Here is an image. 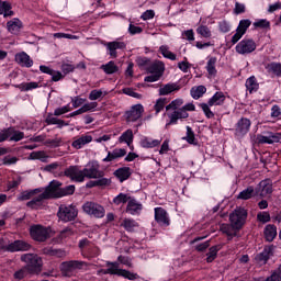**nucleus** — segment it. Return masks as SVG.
<instances>
[{
    "instance_id": "obj_1",
    "label": "nucleus",
    "mask_w": 281,
    "mask_h": 281,
    "mask_svg": "<svg viewBox=\"0 0 281 281\" xmlns=\"http://www.w3.org/2000/svg\"><path fill=\"white\" fill-rule=\"evenodd\" d=\"M108 269L98 270V276H121L126 278V280H137V273H133L128 270L120 269L119 262H108Z\"/></svg>"
},
{
    "instance_id": "obj_2",
    "label": "nucleus",
    "mask_w": 281,
    "mask_h": 281,
    "mask_svg": "<svg viewBox=\"0 0 281 281\" xmlns=\"http://www.w3.org/2000/svg\"><path fill=\"white\" fill-rule=\"evenodd\" d=\"M225 93L223 92H215L213 97H211L207 103H200L199 106L203 111L205 117L207 120L214 119V113L211 106H223L225 104Z\"/></svg>"
},
{
    "instance_id": "obj_3",
    "label": "nucleus",
    "mask_w": 281,
    "mask_h": 281,
    "mask_svg": "<svg viewBox=\"0 0 281 281\" xmlns=\"http://www.w3.org/2000/svg\"><path fill=\"white\" fill-rule=\"evenodd\" d=\"M63 183L58 180H53L47 186L48 192H50L52 199H60L63 196H69V194H74L76 192V187L74 184L67 186L65 188H60Z\"/></svg>"
},
{
    "instance_id": "obj_4",
    "label": "nucleus",
    "mask_w": 281,
    "mask_h": 281,
    "mask_svg": "<svg viewBox=\"0 0 281 281\" xmlns=\"http://www.w3.org/2000/svg\"><path fill=\"white\" fill-rule=\"evenodd\" d=\"M22 262H25L30 273H38L43 267V259L36 254H24L21 256Z\"/></svg>"
},
{
    "instance_id": "obj_5",
    "label": "nucleus",
    "mask_w": 281,
    "mask_h": 281,
    "mask_svg": "<svg viewBox=\"0 0 281 281\" xmlns=\"http://www.w3.org/2000/svg\"><path fill=\"white\" fill-rule=\"evenodd\" d=\"M57 216L63 223H70V221H76L78 209L74 204H61L58 209Z\"/></svg>"
},
{
    "instance_id": "obj_6",
    "label": "nucleus",
    "mask_w": 281,
    "mask_h": 281,
    "mask_svg": "<svg viewBox=\"0 0 281 281\" xmlns=\"http://www.w3.org/2000/svg\"><path fill=\"white\" fill-rule=\"evenodd\" d=\"M247 210L245 207H237L229 215L231 225H234L236 229H243L245 223H247Z\"/></svg>"
},
{
    "instance_id": "obj_7",
    "label": "nucleus",
    "mask_w": 281,
    "mask_h": 281,
    "mask_svg": "<svg viewBox=\"0 0 281 281\" xmlns=\"http://www.w3.org/2000/svg\"><path fill=\"white\" fill-rule=\"evenodd\" d=\"M30 234L33 240H36L37 243H45V240L49 238V234H52V228L43 225H33L30 228Z\"/></svg>"
},
{
    "instance_id": "obj_8",
    "label": "nucleus",
    "mask_w": 281,
    "mask_h": 281,
    "mask_svg": "<svg viewBox=\"0 0 281 281\" xmlns=\"http://www.w3.org/2000/svg\"><path fill=\"white\" fill-rule=\"evenodd\" d=\"M82 210L86 214L93 216L94 218H104L106 214L104 206L95 202H86L82 206Z\"/></svg>"
},
{
    "instance_id": "obj_9",
    "label": "nucleus",
    "mask_w": 281,
    "mask_h": 281,
    "mask_svg": "<svg viewBox=\"0 0 281 281\" xmlns=\"http://www.w3.org/2000/svg\"><path fill=\"white\" fill-rule=\"evenodd\" d=\"M256 42L252 38H244L235 46V52L240 56H247L256 52Z\"/></svg>"
},
{
    "instance_id": "obj_10",
    "label": "nucleus",
    "mask_w": 281,
    "mask_h": 281,
    "mask_svg": "<svg viewBox=\"0 0 281 281\" xmlns=\"http://www.w3.org/2000/svg\"><path fill=\"white\" fill-rule=\"evenodd\" d=\"M47 199H52L48 187L44 188L43 192H41L40 195L29 201L26 203V207H30L31 210H41V207H43V202L47 201Z\"/></svg>"
},
{
    "instance_id": "obj_11",
    "label": "nucleus",
    "mask_w": 281,
    "mask_h": 281,
    "mask_svg": "<svg viewBox=\"0 0 281 281\" xmlns=\"http://www.w3.org/2000/svg\"><path fill=\"white\" fill-rule=\"evenodd\" d=\"M257 144H280L281 133L263 132L256 137Z\"/></svg>"
},
{
    "instance_id": "obj_12",
    "label": "nucleus",
    "mask_w": 281,
    "mask_h": 281,
    "mask_svg": "<svg viewBox=\"0 0 281 281\" xmlns=\"http://www.w3.org/2000/svg\"><path fill=\"white\" fill-rule=\"evenodd\" d=\"M255 191L257 196L265 199V196H268V194L273 192V181H271V179L261 180L255 188Z\"/></svg>"
},
{
    "instance_id": "obj_13",
    "label": "nucleus",
    "mask_w": 281,
    "mask_h": 281,
    "mask_svg": "<svg viewBox=\"0 0 281 281\" xmlns=\"http://www.w3.org/2000/svg\"><path fill=\"white\" fill-rule=\"evenodd\" d=\"M64 175L65 177H69L71 181H77L78 183L85 181V170L78 166H70L65 170Z\"/></svg>"
},
{
    "instance_id": "obj_14",
    "label": "nucleus",
    "mask_w": 281,
    "mask_h": 281,
    "mask_svg": "<svg viewBox=\"0 0 281 281\" xmlns=\"http://www.w3.org/2000/svg\"><path fill=\"white\" fill-rule=\"evenodd\" d=\"M64 175L65 177H69L71 181H77L78 183L85 181V170L78 166H70L65 170Z\"/></svg>"
},
{
    "instance_id": "obj_15",
    "label": "nucleus",
    "mask_w": 281,
    "mask_h": 281,
    "mask_svg": "<svg viewBox=\"0 0 281 281\" xmlns=\"http://www.w3.org/2000/svg\"><path fill=\"white\" fill-rule=\"evenodd\" d=\"M83 261L78 260H71V261H65L60 265V271L64 273V276H71L76 269H82L85 267Z\"/></svg>"
},
{
    "instance_id": "obj_16",
    "label": "nucleus",
    "mask_w": 281,
    "mask_h": 281,
    "mask_svg": "<svg viewBox=\"0 0 281 281\" xmlns=\"http://www.w3.org/2000/svg\"><path fill=\"white\" fill-rule=\"evenodd\" d=\"M144 115V105L135 104L132 105L128 111L125 112L126 122H137Z\"/></svg>"
},
{
    "instance_id": "obj_17",
    "label": "nucleus",
    "mask_w": 281,
    "mask_h": 281,
    "mask_svg": "<svg viewBox=\"0 0 281 281\" xmlns=\"http://www.w3.org/2000/svg\"><path fill=\"white\" fill-rule=\"evenodd\" d=\"M155 221L160 227L170 226V216L168 215V212L164 210V207L155 209Z\"/></svg>"
},
{
    "instance_id": "obj_18",
    "label": "nucleus",
    "mask_w": 281,
    "mask_h": 281,
    "mask_svg": "<svg viewBox=\"0 0 281 281\" xmlns=\"http://www.w3.org/2000/svg\"><path fill=\"white\" fill-rule=\"evenodd\" d=\"M32 249V245L23 239L14 240L7 245V251H30Z\"/></svg>"
},
{
    "instance_id": "obj_19",
    "label": "nucleus",
    "mask_w": 281,
    "mask_h": 281,
    "mask_svg": "<svg viewBox=\"0 0 281 281\" xmlns=\"http://www.w3.org/2000/svg\"><path fill=\"white\" fill-rule=\"evenodd\" d=\"M105 49L111 58H117V49H126V43L122 41L108 42Z\"/></svg>"
},
{
    "instance_id": "obj_20",
    "label": "nucleus",
    "mask_w": 281,
    "mask_h": 281,
    "mask_svg": "<svg viewBox=\"0 0 281 281\" xmlns=\"http://www.w3.org/2000/svg\"><path fill=\"white\" fill-rule=\"evenodd\" d=\"M189 116H190V114L182 108L175 110L172 113L168 114L169 123H167L166 126H170V124H177V122H179V120H186Z\"/></svg>"
},
{
    "instance_id": "obj_21",
    "label": "nucleus",
    "mask_w": 281,
    "mask_h": 281,
    "mask_svg": "<svg viewBox=\"0 0 281 281\" xmlns=\"http://www.w3.org/2000/svg\"><path fill=\"white\" fill-rule=\"evenodd\" d=\"M250 128H251V120H249L247 117H241L236 123L235 131H236L237 135L245 136V135H247V133H249Z\"/></svg>"
},
{
    "instance_id": "obj_22",
    "label": "nucleus",
    "mask_w": 281,
    "mask_h": 281,
    "mask_svg": "<svg viewBox=\"0 0 281 281\" xmlns=\"http://www.w3.org/2000/svg\"><path fill=\"white\" fill-rule=\"evenodd\" d=\"M83 177L85 179H100L102 172L98 169V165L88 164L87 167L83 168Z\"/></svg>"
},
{
    "instance_id": "obj_23",
    "label": "nucleus",
    "mask_w": 281,
    "mask_h": 281,
    "mask_svg": "<svg viewBox=\"0 0 281 281\" xmlns=\"http://www.w3.org/2000/svg\"><path fill=\"white\" fill-rule=\"evenodd\" d=\"M181 90V85L179 82H169L160 86L158 93L159 95H170V93H176V91Z\"/></svg>"
},
{
    "instance_id": "obj_24",
    "label": "nucleus",
    "mask_w": 281,
    "mask_h": 281,
    "mask_svg": "<svg viewBox=\"0 0 281 281\" xmlns=\"http://www.w3.org/2000/svg\"><path fill=\"white\" fill-rule=\"evenodd\" d=\"M121 227H123L125 232L133 234L135 232H139V222L131 217H125L121 222Z\"/></svg>"
},
{
    "instance_id": "obj_25",
    "label": "nucleus",
    "mask_w": 281,
    "mask_h": 281,
    "mask_svg": "<svg viewBox=\"0 0 281 281\" xmlns=\"http://www.w3.org/2000/svg\"><path fill=\"white\" fill-rule=\"evenodd\" d=\"M143 209L144 206L139 201L131 198L130 201L127 202L126 212L132 216H137L138 214H142Z\"/></svg>"
},
{
    "instance_id": "obj_26",
    "label": "nucleus",
    "mask_w": 281,
    "mask_h": 281,
    "mask_svg": "<svg viewBox=\"0 0 281 281\" xmlns=\"http://www.w3.org/2000/svg\"><path fill=\"white\" fill-rule=\"evenodd\" d=\"M23 29V22L19 20V18H13L12 20L7 22V30L10 34H14L15 36L20 34Z\"/></svg>"
},
{
    "instance_id": "obj_27",
    "label": "nucleus",
    "mask_w": 281,
    "mask_h": 281,
    "mask_svg": "<svg viewBox=\"0 0 281 281\" xmlns=\"http://www.w3.org/2000/svg\"><path fill=\"white\" fill-rule=\"evenodd\" d=\"M15 61L18 63V65H20V67L30 68L34 65V60H32L30 55H27V53L25 52L18 53L15 55Z\"/></svg>"
},
{
    "instance_id": "obj_28",
    "label": "nucleus",
    "mask_w": 281,
    "mask_h": 281,
    "mask_svg": "<svg viewBox=\"0 0 281 281\" xmlns=\"http://www.w3.org/2000/svg\"><path fill=\"white\" fill-rule=\"evenodd\" d=\"M126 149L124 148H115L112 151H108V156L103 158V161L105 164H109L111 161H115V159H120L122 157H125Z\"/></svg>"
},
{
    "instance_id": "obj_29",
    "label": "nucleus",
    "mask_w": 281,
    "mask_h": 281,
    "mask_svg": "<svg viewBox=\"0 0 281 281\" xmlns=\"http://www.w3.org/2000/svg\"><path fill=\"white\" fill-rule=\"evenodd\" d=\"M263 235L268 243H273V240H276V236H278V227L273 224L266 225Z\"/></svg>"
},
{
    "instance_id": "obj_30",
    "label": "nucleus",
    "mask_w": 281,
    "mask_h": 281,
    "mask_svg": "<svg viewBox=\"0 0 281 281\" xmlns=\"http://www.w3.org/2000/svg\"><path fill=\"white\" fill-rule=\"evenodd\" d=\"M220 229L222 234H225L228 240H232L236 234H238L240 228H236L233 224H221Z\"/></svg>"
},
{
    "instance_id": "obj_31",
    "label": "nucleus",
    "mask_w": 281,
    "mask_h": 281,
    "mask_svg": "<svg viewBox=\"0 0 281 281\" xmlns=\"http://www.w3.org/2000/svg\"><path fill=\"white\" fill-rule=\"evenodd\" d=\"M132 175L133 171L131 170V167H122L114 171V176L117 177L121 183H124V181L130 179Z\"/></svg>"
},
{
    "instance_id": "obj_32",
    "label": "nucleus",
    "mask_w": 281,
    "mask_h": 281,
    "mask_svg": "<svg viewBox=\"0 0 281 281\" xmlns=\"http://www.w3.org/2000/svg\"><path fill=\"white\" fill-rule=\"evenodd\" d=\"M93 142V137L91 135H82L79 138L75 139L71 144L72 148H77V150H80V148L87 146V144H91Z\"/></svg>"
},
{
    "instance_id": "obj_33",
    "label": "nucleus",
    "mask_w": 281,
    "mask_h": 281,
    "mask_svg": "<svg viewBox=\"0 0 281 281\" xmlns=\"http://www.w3.org/2000/svg\"><path fill=\"white\" fill-rule=\"evenodd\" d=\"M147 71L161 78V76H164V71H166V65H164L162 61H156L147 68Z\"/></svg>"
},
{
    "instance_id": "obj_34",
    "label": "nucleus",
    "mask_w": 281,
    "mask_h": 281,
    "mask_svg": "<svg viewBox=\"0 0 281 281\" xmlns=\"http://www.w3.org/2000/svg\"><path fill=\"white\" fill-rule=\"evenodd\" d=\"M245 87L249 93H256L260 89V83H258V79L256 76H250L245 83Z\"/></svg>"
},
{
    "instance_id": "obj_35",
    "label": "nucleus",
    "mask_w": 281,
    "mask_h": 281,
    "mask_svg": "<svg viewBox=\"0 0 281 281\" xmlns=\"http://www.w3.org/2000/svg\"><path fill=\"white\" fill-rule=\"evenodd\" d=\"M133 130H126L120 137L119 142L120 144H126L130 148H133Z\"/></svg>"
},
{
    "instance_id": "obj_36",
    "label": "nucleus",
    "mask_w": 281,
    "mask_h": 281,
    "mask_svg": "<svg viewBox=\"0 0 281 281\" xmlns=\"http://www.w3.org/2000/svg\"><path fill=\"white\" fill-rule=\"evenodd\" d=\"M252 196H258V194H256V188L250 186L245 190L240 191L237 195V199H240L241 201H249V199H252Z\"/></svg>"
},
{
    "instance_id": "obj_37",
    "label": "nucleus",
    "mask_w": 281,
    "mask_h": 281,
    "mask_svg": "<svg viewBox=\"0 0 281 281\" xmlns=\"http://www.w3.org/2000/svg\"><path fill=\"white\" fill-rule=\"evenodd\" d=\"M266 70L271 76H276L277 78H281V64L272 61L266 65Z\"/></svg>"
},
{
    "instance_id": "obj_38",
    "label": "nucleus",
    "mask_w": 281,
    "mask_h": 281,
    "mask_svg": "<svg viewBox=\"0 0 281 281\" xmlns=\"http://www.w3.org/2000/svg\"><path fill=\"white\" fill-rule=\"evenodd\" d=\"M205 93H207V88H205V86H195L192 87L190 90V94L193 100H199L200 98H203Z\"/></svg>"
},
{
    "instance_id": "obj_39",
    "label": "nucleus",
    "mask_w": 281,
    "mask_h": 281,
    "mask_svg": "<svg viewBox=\"0 0 281 281\" xmlns=\"http://www.w3.org/2000/svg\"><path fill=\"white\" fill-rule=\"evenodd\" d=\"M43 190H45V188H37L29 191H23L18 199L19 201H30V199H32V196H34L35 194H41Z\"/></svg>"
},
{
    "instance_id": "obj_40",
    "label": "nucleus",
    "mask_w": 281,
    "mask_h": 281,
    "mask_svg": "<svg viewBox=\"0 0 281 281\" xmlns=\"http://www.w3.org/2000/svg\"><path fill=\"white\" fill-rule=\"evenodd\" d=\"M101 69L108 76H111L113 74H117V71L120 70V68L117 67V65H115V61H113V60L101 65Z\"/></svg>"
},
{
    "instance_id": "obj_41",
    "label": "nucleus",
    "mask_w": 281,
    "mask_h": 281,
    "mask_svg": "<svg viewBox=\"0 0 281 281\" xmlns=\"http://www.w3.org/2000/svg\"><path fill=\"white\" fill-rule=\"evenodd\" d=\"M161 144V139H153L148 137H144L140 139L142 148H157Z\"/></svg>"
},
{
    "instance_id": "obj_42",
    "label": "nucleus",
    "mask_w": 281,
    "mask_h": 281,
    "mask_svg": "<svg viewBox=\"0 0 281 281\" xmlns=\"http://www.w3.org/2000/svg\"><path fill=\"white\" fill-rule=\"evenodd\" d=\"M0 14L7 16H14V11H12V4L8 1H0Z\"/></svg>"
},
{
    "instance_id": "obj_43",
    "label": "nucleus",
    "mask_w": 281,
    "mask_h": 281,
    "mask_svg": "<svg viewBox=\"0 0 281 281\" xmlns=\"http://www.w3.org/2000/svg\"><path fill=\"white\" fill-rule=\"evenodd\" d=\"M25 137V133L18 131L14 127H9V140L10 142H21Z\"/></svg>"
},
{
    "instance_id": "obj_44",
    "label": "nucleus",
    "mask_w": 281,
    "mask_h": 281,
    "mask_svg": "<svg viewBox=\"0 0 281 281\" xmlns=\"http://www.w3.org/2000/svg\"><path fill=\"white\" fill-rule=\"evenodd\" d=\"M269 254H270L269 248H265L261 252L256 255L255 257L256 263L260 266L267 265V261L269 260Z\"/></svg>"
},
{
    "instance_id": "obj_45",
    "label": "nucleus",
    "mask_w": 281,
    "mask_h": 281,
    "mask_svg": "<svg viewBox=\"0 0 281 281\" xmlns=\"http://www.w3.org/2000/svg\"><path fill=\"white\" fill-rule=\"evenodd\" d=\"M216 63H217L216 57L209 58L206 66H205V69L207 71L209 76H216V74H217Z\"/></svg>"
},
{
    "instance_id": "obj_46",
    "label": "nucleus",
    "mask_w": 281,
    "mask_h": 281,
    "mask_svg": "<svg viewBox=\"0 0 281 281\" xmlns=\"http://www.w3.org/2000/svg\"><path fill=\"white\" fill-rule=\"evenodd\" d=\"M105 95H109V92L103 91L102 89H94L89 93V100L95 102V100H102Z\"/></svg>"
},
{
    "instance_id": "obj_47",
    "label": "nucleus",
    "mask_w": 281,
    "mask_h": 281,
    "mask_svg": "<svg viewBox=\"0 0 281 281\" xmlns=\"http://www.w3.org/2000/svg\"><path fill=\"white\" fill-rule=\"evenodd\" d=\"M159 52L164 58H167L168 60H177V54L170 52V47H168V45H161L159 47Z\"/></svg>"
},
{
    "instance_id": "obj_48",
    "label": "nucleus",
    "mask_w": 281,
    "mask_h": 281,
    "mask_svg": "<svg viewBox=\"0 0 281 281\" xmlns=\"http://www.w3.org/2000/svg\"><path fill=\"white\" fill-rule=\"evenodd\" d=\"M218 251H221V245L211 247L206 254V262H214L216 256H218Z\"/></svg>"
},
{
    "instance_id": "obj_49",
    "label": "nucleus",
    "mask_w": 281,
    "mask_h": 281,
    "mask_svg": "<svg viewBox=\"0 0 281 281\" xmlns=\"http://www.w3.org/2000/svg\"><path fill=\"white\" fill-rule=\"evenodd\" d=\"M130 201H131V196H128V194L120 193L113 198L112 203H114V205H124L125 203H128Z\"/></svg>"
},
{
    "instance_id": "obj_50",
    "label": "nucleus",
    "mask_w": 281,
    "mask_h": 281,
    "mask_svg": "<svg viewBox=\"0 0 281 281\" xmlns=\"http://www.w3.org/2000/svg\"><path fill=\"white\" fill-rule=\"evenodd\" d=\"M15 89H19L21 91H32L33 89H38V82L31 81L26 83L15 85Z\"/></svg>"
},
{
    "instance_id": "obj_51",
    "label": "nucleus",
    "mask_w": 281,
    "mask_h": 281,
    "mask_svg": "<svg viewBox=\"0 0 281 281\" xmlns=\"http://www.w3.org/2000/svg\"><path fill=\"white\" fill-rule=\"evenodd\" d=\"M184 142H188V144H192L193 146H196V137L194 136V131H192V127L187 126V135L182 137Z\"/></svg>"
},
{
    "instance_id": "obj_52",
    "label": "nucleus",
    "mask_w": 281,
    "mask_h": 281,
    "mask_svg": "<svg viewBox=\"0 0 281 281\" xmlns=\"http://www.w3.org/2000/svg\"><path fill=\"white\" fill-rule=\"evenodd\" d=\"M166 104H168V99H166V98L157 99V101L154 105V110L156 111V115H158V113H161V111H164V109H166Z\"/></svg>"
},
{
    "instance_id": "obj_53",
    "label": "nucleus",
    "mask_w": 281,
    "mask_h": 281,
    "mask_svg": "<svg viewBox=\"0 0 281 281\" xmlns=\"http://www.w3.org/2000/svg\"><path fill=\"white\" fill-rule=\"evenodd\" d=\"M196 33L202 36V38H212V31L210 27H207V25H200L196 29Z\"/></svg>"
},
{
    "instance_id": "obj_54",
    "label": "nucleus",
    "mask_w": 281,
    "mask_h": 281,
    "mask_svg": "<svg viewBox=\"0 0 281 281\" xmlns=\"http://www.w3.org/2000/svg\"><path fill=\"white\" fill-rule=\"evenodd\" d=\"M30 159H38L40 161L46 162L49 157L45 151H32L30 154Z\"/></svg>"
},
{
    "instance_id": "obj_55",
    "label": "nucleus",
    "mask_w": 281,
    "mask_h": 281,
    "mask_svg": "<svg viewBox=\"0 0 281 281\" xmlns=\"http://www.w3.org/2000/svg\"><path fill=\"white\" fill-rule=\"evenodd\" d=\"M183 105V99H175L168 105H166V111H177L179 106Z\"/></svg>"
},
{
    "instance_id": "obj_56",
    "label": "nucleus",
    "mask_w": 281,
    "mask_h": 281,
    "mask_svg": "<svg viewBox=\"0 0 281 281\" xmlns=\"http://www.w3.org/2000/svg\"><path fill=\"white\" fill-rule=\"evenodd\" d=\"M250 26H251L250 20H240L236 30L244 34H247V30H249Z\"/></svg>"
},
{
    "instance_id": "obj_57",
    "label": "nucleus",
    "mask_w": 281,
    "mask_h": 281,
    "mask_svg": "<svg viewBox=\"0 0 281 281\" xmlns=\"http://www.w3.org/2000/svg\"><path fill=\"white\" fill-rule=\"evenodd\" d=\"M254 27H259L260 30H268L271 27V23L267 19H259L254 22Z\"/></svg>"
},
{
    "instance_id": "obj_58",
    "label": "nucleus",
    "mask_w": 281,
    "mask_h": 281,
    "mask_svg": "<svg viewBox=\"0 0 281 281\" xmlns=\"http://www.w3.org/2000/svg\"><path fill=\"white\" fill-rule=\"evenodd\" d=\"M257 221H259V223H270L271 222V214H269V212H259L257 214Z\"/></svg>"
},
{
    "instance_id": "obj_59",
    "label": "nucleus",
    "mask_w": 281,
    "mask_h": 281,
    "mask_svg": "<svg viewBox=\"0 0 281 281\" xmlns=\"http://www.w3.org/2000/svg\"><path fill=\"white\" fill-rule=\"evenodd\" d=\"M122 93L130 95V98H135L136 100H142V94L135 92L133 88H123Z\"/></svg>"
},
{
    "instance_id": "obj_60",
    "label": "nucleus",
    "mask_w": 281,
    "mask_h": 281,
    "mask_svg": "<svg viewBox=\"0 0 281 281\" xmlns=\"http://www.w3.org/2000/svg\"><path fill=\"white\" fill-rule=\"evenodd\" d=\"M46 124H58L59 128H61V126H65V121L56 117V116H52V115H48L46 117Z\"/></svg>"
},
{
    "instance_id": "obj_61",
    "label": "nucleus",
    "mask_w": 281,
    "mask_h": 281,
    "mask_svg": "<svg viewBox=\"0 0 281 281\" xmlns=\"http://www.w3.org/2000/svg\"><path fill=\"white\" fill-rule=\"evenodd\" d=\"M218 30L223 34H227V32L232 31V25L229 24V22L223 20V21L218 22Z\"/></svg>"
},
{
    "instance_id": "obj_62",
    "label": "nucleus",
    "mask_w": 281,
    "mask_h": 281,
    "mask_svg": "<svg viewBox=\"0 0 281 281\" xmlns=\"http://www.w3.org/2000/svg\"><path fill=\"white\" fill-rule=\"evenodd\" d=\"M181 38L183 41H189V43H192V41H194V30L190 29V30L183 31L181 34Z\"/></svg>"
},
{
    "instance_id": "obj_63",
    "label": "nucleus",
    "mask_w": 281,
    "mask_h": 281,
    "mask_svg": "<svg viewBox=\"0 0 281 281\" xmlns=\"http://www.w3.org/2000/svg\"><path fill=\"white\" fill-rule=\"evenodd\" d=\"M27 271H30V270L26 267L15 271L13 274L14 280H18V281L23 280V278H25V276H27Z\"/></svg>"
},
{
    "instance_id": "obj_64",
    "label": "nucleus",
    "mask_w": 281,
    "mask_h": 281,
    "mask_svg": "<svg viewBox=\"0 0 281 281\" xmlns=\"http://www.w3.org/2000/svg\"><path fill=\"white\" fill-rule=\"evenodd\" d=\"M79 248L81 251H89L91 249V241L89 239L85 238L79 241Z\"/></svg>"
}]
</instances>
